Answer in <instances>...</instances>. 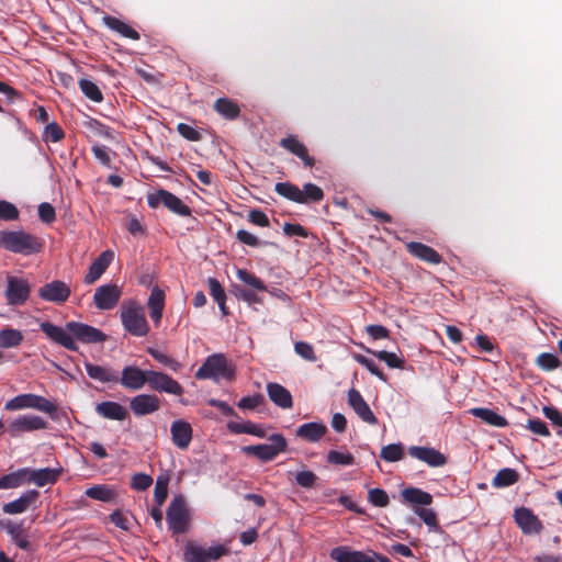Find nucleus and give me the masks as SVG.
Listing matches in <instances>:
<instances>
[{
    "label": "nucleus",
    "mask_w": 562,
    "mask_h": 562,
    "mask_svg": "<svg viewBox=\"0 0 562 562\" xmlns=\"http://www.w3.org/2000/svg\"><path fill=\"white\" fill-rule=\"evenodd\" d=\"M0 247L15 254L32 255L41 251L42 244L25 231H0Z\"/></svg>",
    "instance_id": "obj_2"
},
{
    "label": "nucleus",
    "mask_w": 562,
    "mask_h": 562,
    "mask_svg": "<svg viewBox=\"0 0 562 562\" xmlns=\"http://www.w3.org/2000/svg\"><path fill=\"white\" fill-rule=\"evenodd\" d=\"M38 216L44 223H52L55 221L56 213L52 204L44 202L38 205Z\"/></svg>",
    "instance_id": "obj_59"
},
{
    "label": "nucleus",
    "mask_w": 562,
    "mask_h": 562,
    "mask_svg": "<svg viewBox=\"0 0 562 562\" xmlns=\"http://www.w3.org/2000/svg\"><path fill=\"white\" fill-rule=\"evenodd\" d=\"M367 351L372 353L373 356H375L379 360L384 361L390 368L401 369L404 366L403 358H401L400 356H397L394 352H389V351H384V350L372 351L370 349H368Z\"/></svg>",
    "instance_id": "obj_43"
},
{
    "label": "nucleus",
    "mask_w": 562,
    "mask_h": 562,
    "mask_svg": "<svg viewBox=\"0 0 562 562\" xmlns=\"http://www.w3.org/2000/svg\"><path fill=\"white\" fill-rule=\"evenodd\" d=\"M148 352L155 360L169 367L173 371H178L181 367L177 360L172 359L171 357L167 356L166 353L159 350L150 348L148 349Z\"/></svg>",
    "instance_id": "obj_52"
},
{
    "label": "nucleus",
    "mask_w": 562,
    "mask_h": 562,
    "mask_svg": "<svg viewBox=\"0 0 562 562\" xmlns=\"http://www.w3.org/2000/svg\"><path fill=\"white\" fill-rule=\"evenodd\" d=\"M267 392L270 400L281 408H291L293 405L291 393L278 383H269Z\"/></svg>",
    "instance_id": "obj_29"
},
{
    "label": "nucleus",
    "mask_w": 562,
    "mask_h": 562,
    "mask_svg": "<svg viewBox=\"0 0 562 562\" xmlns=\"http://www.w3.org/2000/svg\"><path fill=\"white\" fill-rule=\"evenodd\" d=\"M327 461L331 464H337V465H350L353 463L355 458L349 452L330 450L327 453Z\"/></svg>",
    "instance_id": "obj_47"
},
{
    "label": "nucleus",
    "mask_w": 562,
    "mask_h": 562,
    "mask_svg": "<svg viewBox=\"0 0 562 562\" xmlns=\"http://www.w3.org/2000/svg\"><path fill=\"white\" fill-rule=\"evenodd\" d=\"M248 220L252 224L258 225L260 227H267L270 224L268 216L259 210L250 211L248 214Z\"/></svg>",
    "instance_id": "obj_62"
},
{
    "label": "nucleus",
    "mask_w": 562,
    "mask_h": 562,
    "mask_svg": "<svg viewBox=\"0 0 562 562\" xmlns=\"http://www.w3.org/2000/svg\"><path fill=\"white\" fill-rule=\"evenodd\" d=\"M528 429H530L533 434L548 437L550 431L547 425L540 419H530L527 425Z\"/></svg>",
    "instance_id": "obj_63"
},
{
    "label": "nucleus",
    "mask_w": 562,
    "mask_h": 562,
    "mask_svg": "<svg viewBox=\"0 0 562 562\" xmlns=\"http://www.w3.org/2000/svg\"><path fill=\"white\" fill-rule=\"evenodd\" d=\"M126 229L134 236L143 235L145 232L142 222L134 215H128L127 223H126Z\"/></svg>",
    "instance_id": "obj_64"
},
{
    "label": "nucleus",
    "mask_w": 562,
    "mask_h": 562,
    "mask_svg": "<svg viewBox=\"0 0 562 562\" xmlns=\"http://www.w3.org/2000/svg\"><path fill=\"white\" fill-rule=\"evenodd\" d=\"M38 497L37 491H27L23 493L18 499L7 503L2 509L5 514L15 515L24 513Z\"/></svg>",
    "instance_id": "obj_26"
},
{
    "label": "nucleus",
    "mask_w": 562,
    "mask_h": 562,
    "mask_svg": "<svg viewBox=\"0 0 562 562\" xmlns=\"http://www.w3.org/2000/svg\"><path fill=\"white\" fill-rule=\"evenodd\" d=\"M195 376L200 380H232L234 376V370L231 368L223 355L215 353L206 358L204 363L196 371Z\"/></svg>",
    "instance_id": "obj_4"
},
{
    "label": "nucleus",
    "mask_w": 562,
    "mask_h": 562,
    "mask_svg": "<svg viewBox=\"0 0 562 562\" xmlns=\"http://www.w3.org/2000/svg\"><path fill=\"white\" fill-rule=\"evenodd\" d=\"M149 310V316L154 324L158 326L162 317V311L165 307V293L159 288H154L150 292L147 301Z\"/></svg>",
    "instance_id": "obj_27"
},
{
    "label": "nucleus",
    "mask_w": 562,
    "mask_h": 562,
    "mask_svg": "<svg viewBox=\"0 0 562 562\" xmlns=\"http://www.w3.org/2000/svg\"><path fill=\"white\" fill-rule=\"evenodd\" d=\"M0 218L4 221H15L19 218V210L14 204L0 200Z\"/></svg>",
    "instance_id": "obj_54"
},
{
    "label": "nucleus",
    "mask_w": 562,
    "mask_h": 562,
    "mask_svg": "<svg viewBox=\"0 0 562 562\" xmlns=\"http://www.w3.org/2000/svg\"><path fill=\"white\" fill-rule=\"evenodd\" d=\"M40 327L50 340L72 351L78 349L76 340L83 344H97L106 339V335L100 329L79 322H69L65 327L43 322Z\"/></svg>",
    "instance_id": "obj_1"
},
{
    "label": "nucleus",
    "mask_w": 562,
    "mask_h": 562,
    "mask_svg": "<svg viewBox=\"0 0 562 562\" xmlns=\"http://www.w3.org/2000/svg\"><path fill=\"white\" fill-rule=\"evenodd\" d=\"M95 412L103 418L111 420H124L128 415L127 409L123 405L111 401L97 404Z\"/></svg>",
    "instance_id": "obj_24"
},
{
    "label": "nucleus",
    "mask_w": 562,
    "mask_h": 562,
    "mask_svg": "<svg viewBox=\"0 0 562 562\" xmlns=\"http://www.w3.org/2000/svg\"><path fill=\"white\" fill-rule=\"evenodd\" d=\"M276 192L279 193L280 195H282L291 201L297 202V203H301L304 201L303 195H302V190L299 187L291 184L289 182L277 183Z\"/></svg>",
    "instance_id": "obj_38"
},
{
    "label": "nucleus",
    "mask_w": 562,
    "mask_h": 562,
    "mask_svg": "<svg viewBox=\"0 0 562 562\" xmlns=\"http://www.w3.org/2000/svg\"><path fill=\"white\" fill-rule=\"evenodd\" d=\"M302 195H303V199L304 201L302 203H307V202H318L323 199L324 196V193H323V190L313 184V183H306L304 187H303V190H302Z\"/></svg>",
    "instance_id": "obj_48"
},
{
    "label": "nucleus",
    "mask_w": 562,
    "mask_h": 562,
    "mask_svg": "<svg viewBox=\"0 0 562 562\" xmlns=\"http://www.w3.org/2000/svg\"><path fill=\"white\" fill-rule=\"evenodd\" d=\"M7 411H19L24 408H34L44 413L54 414L57 406L47 398L35 394H21L5 403Z\"/></svg>",
    "instance_id": "obj_6"
},
{
    "label": "nucleus",
    "mask_w": 562,
    "mask_h": 562,
    "mask_svg": "<svg viewBox=\"0 0 562 562\" xmlns=\"http://www.w3.org/2000/svg\"><path fill=\"white\" fill-rule=\"evenodd\" d=\"M228 428L236 434H249L257 437H265V430L257 424L247 422L243 424H228Z\"/></svg>",
    "instance_id": "obj_40"
},
{
    "label": "nucleus",
    "mask_w": 562,
    "mask_h": 562,
    "mask_svg": "<svg viewBox=\"0 0 562 562\" xmlns=\"http://www.w3.org/2000/svg\"><path fill=\"white\" fill-rule=\"evenodd\" d=\"M23 340V335L19 329L4 328L0 330V348L18 347Z\"/></svg>",
    "instance_id": "obj_37"
},
{
    "label": "nucleus",
    "mask_w": 562,
    "mask_h": 562,
    "mask_svg": "<svg viewBox=\"0 0 562 562\" xmlns=\"http://www.w3.org/2000/svg\"><path fill=\"white\" fill-rule=\"evenodd\" d=\"M368 498L371 504L378 507H385L390 503L389 495L381 488H371L368 493Z\"/></svg>",
    "instance_id": "obj_51"
},
{
    "label": "nucleus",
    "mask_w": 562,
    "mask_h": 562,
    "mask_svg": "<svg viewBox=\"0 0 562 562\" xmlns=\"http://www.w3.org/2000/svg\"><path fill=\"white\" fill-rule=\"evenodd\" d=\"M85 367L88 375L93 380L100 381L102 383L119 382L116 372L112 371L111 369L92 364L90 362H86Z\"/></svg>",
    "instance_id": "obj_33"
},
{
    "label": "nucleus",
    "mask_w": 562,
    "mask_h": 562,
    "mask_svg": "<svg viewBox=\"0 0 562 562\" xmlns=\"http://www.w3.org/2000/svg\"><path fill=\"white\" fill-rule=\"evenodd\" d=\"M469 412L471 415L482 419L484 423H486L490 426L499 427V428L507 426L506 418L490 408L475 407V408H471Z\"/></svg>",
    "instance_id": "obj_32"
},
{
    "label": "nucleus",
    "mask_w": 562,
    "mask_h": 562,
    "mask_svg": "<svg viewBox=\"0 0 562 562\" xmlns=\"http://www.w3.org/2000/svg\"><path fill=\"white\" fill-rule=\"evenodd\" d=\"M294 350L303 359L311 361V362L316 361V356H315L314 348L312 345H310L305 341H297L294 345Z\"/></svg>",
    "instance_id": "obj_55"
},
{
    "label": "nucleus",
    "mask_w": 562,
    "mask_h": 562,
    "mask_svg": "<svg viewBox=\"0 0 562 562\" xmlns=\"http://www.w3.org/2000/svg\"><path fill=\"white\" fill-rule=\"evenodd\" d=\"M37 293L42 300L60 305L69 299L71 290L66 282L53 280L42 285Z\"/></svg>",
    "instance_id": "obj_11"
},
{
    "label": "nucleus",
    "mask_w": 562,
    "mask_h": 562,
    "mask_svg": "<svg viewBox=\"0 0 562 562\" xmlns=\"http://www.w3.org/2000/svg\"><path fill=\"white\" fill-rule=\"evenodd\" d=\"M177 130L182 137L189 140L196 142L201 138L200 133L194 127L186 123H179Z\"/></svg>",
    "instance_id": "obj_61"
},
{
    "label": "nucleus",
    "mask_w": 562,
    "mask_h": 562,
    "mask_svg": "<svg viewBox=\"0 0 562 562\" xmlns=\"http://www.w3.org/2000/svg\"><path fill=\"white\" fill-rule=\"evenodd\" d=\"M114 259L112 250H104L101 255L90 265L88 273L85 276V283L92 284L101 278L108 267Z\"/></svg>",
    "instance_id": "obj_19"
},
{
    "label": "nucleus",
    "mask_w": 562,
    "mask_h": 562,
    "mask_svg": "<svg viewBox=\"0 0 562 562\" xmlns=\"http://www.w3.org/2000/svg\"><path fill=\"white\" fill-rule=\"evenodd\" d=\"M30 293L31 286L26 280L13 276L7 277L5 297L9 305H23L27 301Z\"/></svg>",
    "instance_id": "obj_10"
},
{
    "label": "nucleus",
    "mask_w": 562,
    "mask_h": 562,
    "mask_svg": "<svg viewBox=\"0 0 562 562\" xmlns=\"http://www.w3.org/2000/svg\"><path fill=\"white\" fill-rule=\"evenodd\" d=\"M122 289L116 284H104L95 289L93 302L99 310H112L120 301Z\"/></svg>",
    "instance_id": "obj_12"
},
{
    "label": "nucleus",
    "mask_w": 562,
    "mask_h": 562,
    "mask_svg": "<svg viewBox=\"0 0 562 562\" xmlns=\"http://www.w3.org/2000/svg\"><path fill=\"white\" fill-rule=\"evenodd\" d=\"M79 87H80L81 91L83 92V94L87 98H89L90 100H92L93 102L102 101V99H103L102 92L94 82H92L88 79H81L79 81Z\"/></svg>",
    "instance_id": "obj_45"
},
{
    "label": "nucleus",
    "mask_w": 562,
    "mask_h": 562,
    "mask_svg": "<svg viewBox=\"0 0 562 562\" xmlns=\"http://www.w3.org/2000/svg\"><path fill=\"white\" fill-rule=\"evenodd\" d=\"M236 274H237V278L241 282L248 284L249 286H251L258 291H266L265 283L259 278H257L252 273L248 272L247 270L238 269Z\"/></svg>",
    "instance_id": "obj_46"
},
{
    "label": "nucleus",
    "mask_w": 562,
    "mask_h": 562,
    "mask_svg": "<svg viewBox=\"0 0 562 562\" xmlns=\"http://www.w3.org/2000/svg\"><path fill=\"white\" fill-rule=\"evenodd\" d=\"M86 495L97 501L113 503L116 501L117 491L109 485H94L86 491Z\"/></svg>",
    "instance_id": "obj_34"
},
{
    "label": "nucleus",
    "mask_w": 562,
    "mask_h": 562,
    "mask_svg": "<svg viewBox=\"0 0 562 562\" xmlns=\"http://www.w3.org/2000/svg\"><path fill=\"white\" fill-rule=\"evenodd\" d=\"M167 522L173 533H186L190 528V513L182 496L175 497L167 510Z\"/></svg>",
    "instance_id": "obj_5"
},
{
    "label": "nucleus",
    "mask_w": 562,
    "mask_h": 562,
    "mask_svg": "<svg viewBox=\"0 0 562 562\" xmlns=\"http://www.w3.org/2000/svg\"><path fill=\"white\" fill-rule=\"evenodd\" d=\"M226 554H228V549L222 544L206 549L189 541L184 547L183 559L186 562H210Z\"/></svg>",
    "instance_id": "obj_8"
},
{
    "label": "nucleus",
    "mask_w": 562,
    "mask_h": 562,
    "mask_svg": "<svg viewBox=\"0 0 562 562\" xmlns=\"http://www.w3.org/2000/svg\"><path fill=\"white\" fill-rule=\"evenodd\" d=\"M153 483V479L144 473L135 474L132 479V487L137 491H145Z\"/></svg>",
    "instance_id": "obj_60"
},
{
    "label": "nucleus",
    "mask_w": 562,
    "mask_h": 562,
    "mask_svg": "<svg viewBox=\"0 0 562 562\" xmlns=\"http://www.w3.org/2000/svg\"><path fill=\"white\" fill-rule=\"evenodd\" d=\"M329 555L337 562H375L374 557H370L360 551H353L349 547L334 548Z\"/></svg>",
    "instance_id": "obj_23"
},
{
    "label": "nucleus",
    "mask_w": 562,
    "mask_h": 562,
    "mask_svg": "<svg viewBox=\"0 0 562 562\" xmlns=\"http://www.w3.org/2000/svg\"><path fill=\"white\" fill-rule=\"evenodd\" d=\"M25 475V482L34 483L37 486H45L47 484H53L57 481L60 471L55 469H40V470H31L23 469Z\"/></svg>",
    "instance_id": "obj_21"
},
{
    "label": "nucleus",
    "mask_w": 562,
    "mask_h": 562,
    "mask_svg": "<svg viewBox=\"0 0 562 562\" xmlns=\"http://www.w3.org/2000/svg\"><path fill=\"white\" fill-rule=\"evenodd\" d=\"M148 205L150 207H157L160 204L165 205L171 212L180 215V216H190L191 210L188 205H186L182 200H180L175 194L166 191L159 190L154 194L148 195Z\"/></svg>",
    "instance_id": "obj_9"
},
{
    "label": "nucleus",
    "mask_w": 562,
    "mask_h": 562,
    "mask_svg": "<svg viewBox=\"0 0 562 562\" xmlns=\"http://www.w3.org/2000/svg\"><path fill=\"white\" fill-rule=\"evenodd\" d=\"M280 146L284 149L289 150L293 155L297 156L303 162L308 166H314V159L308 156L307 148L303 143H301L296 136H288L280 140Z\"/></svg>",
    "instance_id": "obj_25"
},
{
    "label": "nucleus",
    "mask_w": 562,
    "mask_h": 562,
    "mask_svg": "<svg viewBox=\"0 0 562 562\" xmlns=\"http://www.w3.org/2000/svg\"><path fill=\"white\" fill-rule=\"evenodd\" d=\"M406 248L413 256L426 262L438 265L441 261V256L434 248L425 244L412 241L406 245Z\"/></svg>",
    "instance_id": "obj_28"
},
{
    "label": "nucleus",
    "mask_w": 562,
    "mask_h": 562,
    "mask_svg": "<svg viewBox=\"0 0 562 562\" xmlns=\"http://www.w3.org/2000/svg\"><path fill=\"white\" fill-rule=\"evenodd\" d=\"M119 381L125 389L140 390L148 381V371H143L135 366H127L122 370Z\"/></svg>",
    "instance_id": "obj_16"
},
{
    "label": "nucleus",
    "mask_w": 562,
    "mask_h": 562,
    "mask_svg": "<svg viewBox=\"0 0 562 562\" xmlns=\"http://www.w3.org/2000/svg\"><path fill=\"white\" fill-rule=\"evenodd\" d=\"M25 482L24 470L21 469L18 472L3 475L0 479V488H15L21 486Z\"/></svg>",
    "instance_id": "obj_41"
},
{
    "label": "nucleus",
    "mask_w": 562,
    "mask_h": 562,
    "mask_svg": "<svg viewBox=\"0 0 562 562\" xmlns=\"http://www.w3.org/2000/svg\"><path fill=\"white\" fill-rule=\"evenodd\" d=\"M270 443L247 446L243 451L247 454L255 456L262 462L273 460L279 453L285 451L286 440L282 435L274 434L269 437Z\"/></svg>",
    "instance_id": "obj_7"
},
{
    "label": "nucleus",
    "mask_w": 562,
    "mask_h": 562,
    "mask_svg": "<svg viewBox=\"0 0 562 562\" xmlns=\"http://www.w3.org/2000/svg\"><path fill=\"white\" fill-rule=\"evenodd\" d=\"M404 457V449L401 443H392L382 448L381 458L387 462H396Z\"/></svg>",
    "instance_id": "obj_44"
},
{
    "label": "nucleus",
    "mask_w": 562,
    "mask_h": 562,
    "mask_svg": "<svg viewBox=\"0 0 562 562\" xmlns=\"http://www.w3.org/2000/svg\"><path fill=\"white\" fill-rule=\"evenodd\" d=\"M215 111L228 120H234L239 115L238 104L229 99L221 98L214 103Z\"/></svg>",
    "instance_id": "obj_36"
},
{
    "label": "nucleus",
    "mask_w": 562,
    "mask_h": 562,
    "mask_svg": "<svg viewBox=\"0 0 562 562\" xmlns=\"http://www.w3.org/2000/svg\"><path fill=\"white\" fill-rule=\"evenodd\" d=\"M46 427L47 423L42 417L36 415H22L9 423L8 430L15 437L23 432L45 429Z\"/></svg>",
    "instance_id": "obj_13"
},
{
    "label": "nucleus",
    "mask_w": 562,
    "mask_h": 562,
    "mask_svg": "<svg viewBox=\"0 0 562 562\" xmlns=\"http://www.w3.org/2000/svg\"><path fill=\"white\" fill-rule=\"evenodd\" d=\"M518 480V474L513 469H502L499 470L493 479V486L495 487H506L513 485Z\"/></svg>",
    "instance_id": "obj_39"
},
{
    "label": "nucleus",
    "mask_w": 562,
    "mask_h": 562,
    "mask_svg": "<svg viewBox=\"0 0 562 562\" xmlns=\"http://www.w3.org/2000/svg\"><path fill=\"white\" fill-rule=\"evenodd\" d=\"M403 503L409 505L428 506L432 503V496L417 487H407L401 492Z\"/></svg>",
    "instance_id": "obj_30"
},
{
    "label": "nucleus",
    "mask_w": 562,
    "mask_h": 562,
    "mask_svg": "<svg viewBox=\"0 0 562 562\" xmlns=\"http://www.w3.org/2000/svg\"><path fill=\"white\" fill-rule=\"evenodd\" d=\"M327 431L324 424L307 423L300 426L296 430V436L306 441H318Z\"/></svg>",
    "instance_id": "obj_31"
},
{
    "label": "nucleus",
    "mask_w": 562,
    "mask_h": 562,
    "mask_svg": "<svg viewBox=\"0 0 562 562\" xmlns=\"http://www.w3.org/2000/svg\"><path fill=\"white\" fill-rule=\"evenodd\" d=\"M515 519L525 533H539L542 529V524L538 517L528 508L516 509Z\"/></svg>",
    "instance_id": "obj_22"
},
{
    "label": "nucleus",
    "mask_w": 562,
    "mask_h": 562,
    "mask_svg": "<svg viewBox=\"0 0 562 562\" xmlns=\"http://www.w3.org/2000/svg\"><path fill=\"white\" fill-rule=\"evenodd\" d=\"M121 321L124 328L134 336H146L149 331L144 310L136 302L131 301L122 305Z\"/></svg>",
    "instance_id": "obj_3"
},
{
    "label": "nucleus",
    "mask_w": 562,
    "mask_h": 562,
    "mask_svg": "<svg viewBox=\"0 0 562 562\" xmlns=\"http://www.w3.org/2000/svg\"><path fill=\"white\" fill-rule=\"evenodd\" d=\"M415 514L430 528L437 529V515L432 509L418 507Z\"/></svg>",
    "instance_id": "obj_56"
},
{
    "label": "nucleus",
    "mask_w": 562,
    "mask_h": 562,
    "mask_svg": "<svg viewBox=\"0 0 562 562\" xmlns=\"http://www.w3.org/2000/svg\"><path fill=\"white\" fill-rule=\"evenodd\" d=\"M168 495V479L159 476L156 481L154 497L158 506H161Z\"/></svg>",
    "instance_id": "obj_50"
},
{
    "label": "nucleus",
    "mask_w": 562,
    "mask_h": 562,
    "mask_svg": "<svg viewBox=\"0 0 562 562\" xmlns=\"http://www.w3.org/2000/svg\"><path fill=\"white\" fill-rule=\"evenodd\" d=\"M409 454L429 467H442L447 463V458L438 450L429 447L413 446L408 449Z\"/></svg>",
    "instance_id": "obj_18"
},
{
    "label": "nucleus",
    "mask_w": 562,
    "mask_h": 562,
    "mask_svg": "<svg viewBox=\"0 0 562 562\" xmlns=\"http://www.w3.org/2000/svg\"><path fill=\"white\" fill-rule=\"evenodd\" d=\"M296 483L302 487H313L317 481V476L314 472L304 470L295 474Z\"/></svg>",
    "instance_id": "obj_57"
},
{
    "label": "nucleus",
    "mask_w": 562,
    "mask_h": 562,
    "mask_svg": "<svg viewBox=\"0 0 562 562\" xmlns=\"http://www.w3.org/2000/svg\"><path fill=\"white\" fill-rule=\"evenodd\" d=\"M147 383L151 389L169 394L180 395L183 391L176 380L161 372L148 371Z\"/></svg>",
    "instance_id": "obj_14"
},
{
    "label": "nucleus",
    "mask_w": 562,
    "mask_h": 562,
    "mask_svg": "<svg viewBox=\"0 0 562 562\" xmlns=\"http://www.w3.org/2000/svg\"><path fill=\"white\" fill-rule=\"evenodd\" d=\"M209 288L212 297L217 302L223 314H226L225 300L226 294L221 283L215 279H209Z\"/></svg>",
    "instance_id": "obj_42"
},
{
    "label": "nucleus",
    "mask_w": 562,
    "mask_h": 562,
    "mask_svg": "<svg viewBox=\"0 0 562 562\" xmlns=\"http://www.w3.org/2000/svg\"><path fill=\"white\" fill-rule=\"evenodd\" d=\"M64 137V132L57 123H49L44 131L46 142H59Z\"/></svg>",
    "instance_id": "obj_58"
},
{
    "label": "nucleus",
    "mask_w": 562,
    "mask_h": 562,
    "mask_svg": "<svg viewBox=\"0 0 562 562\" xmlns=\"http://www.w3.org/2000/svg\"><path fill=\"white\" fill-rule=\"evenodd\" d=\"M103 22L109 29L120 33L124 37L132 38V40L139 38V34L137 33V31H135L127 23H125L114 16H104Z\"/></svg>",
    "instance_id": "obj_35"
},
{
    "label": "nucleus",
    "mask_w": 562,
    "mask_h": 562,
    "mask_svg": "<svg viewBox=\"0 0 562 562\" xmlns=\"http://www.w3.org/2000/svg\"><path fill=\"white\" fill-rule=\"evenodd\" d=\"M536 362L543 370H553L560 364V360L555 355L547 352L539 355Z\"/></svg>",
    "instance_id": "obj_53"
},
{
    "label": "nucleus",
    "mask_w": 562,
    "mask_h": 562,
    "mask_svg": "<svg viewBox=\"0 0 562 562\" xmlns=\"http://www.w3.org/2000/svg\"><path fill=\"white\" fill-rule=\"evenodd\" d=\"M130 406L136 416H143L157 412L160 408V401L153 394H139L131 400Z\"/></svg>",
    "instance_id": "obj_17"
},
{
    "label": "nucleus",
    "mask_w": 562,
    "mask_h": 562,
    "mask_svg": "<svg viewBox=\"0 0 562 562\" xmlns=\"http://www.w3.org/2000/svg\"><path fill=\"white\" fill-rule=\"evenodd\" d=\"M171 439L179 449H187L192 440V427L182 419L175 420L170 427Z\"/></svg>",
    "instance_id": "obj_20"
},
{
    "label": "nucleus",
    "mask_w": 562,
    "mask_h": 562,
    "mask_svg": "<svg viewBox=\"0 0 562 562\" xmlns=\"http://www.w3.org/2000/svg\"><path fill=\"white\" fill-rule=\"evenodd\" d=\"M355 359L359 364H361L366 369H368L373 375L379 378L381 381L386 382V380H387L386 375L380 370V368L376 366V363L373 360H371L362 355H356Z\"/></svg>",
    "instance_id": "obj_49"
},
{
    "label": "nucleus",
    "mask_w": 562,
    "mask_h": 562,
    "mask_svg": "<svg viewBox=\"0 0 562 562\" xmlns=\"http://www.w3.org/2000/svg\"><path fill=\"white\" fill-rule=\"evenodd\" d=\"M348 404L352 407L355 413L367 424L375 425L378 419L362 395L356 389L348 392Z\"/></svg>",
    "instance_id": "obj_15"
}]
</instances>
